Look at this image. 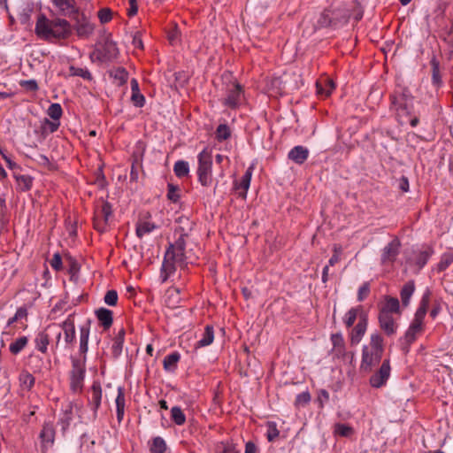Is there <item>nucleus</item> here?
<instances>
[{
    "label": "nucleus",
    "mask_w": 453,
    "mask_h": 453,
    "mask_svg": "<svg viewBox=\"0 0 453 453\" xmlns=\"http://www.w3.org/2000/svg\"><path fill=\"white\" fill-rule=\"evenodd\" d=\"M391 109L401 124L407 122L413 110L414 97L407 88L398 87L390 96Z\"/></svg>",
    "instance_id": "obj_3"
},
{
    "label": "nucleus",
    "mask_w": 453,
    "mask_h": 453,
    "mask_svg": "<svg viewBox=\"0 0 453 453\" xmlns=\"http://www.w3.org/2000/svg\"><path fill=\"white\" fill-rule=\"evenodd\" d=\"M167 197L169 200L174 203H176L179 200L180 196L178 194V188L175 186L168 184Z\"/></svg>",
    "instance_id": "obj_57"
},
{
    "label": "nucleus",
    "mask_w": 453,
    "mask_h": 453,
    "mask_svg": "<svg viewBox=\"0 0 453 453\" xmlns=\"http://www.w3.org/2000/svg\"><path fill=\"white\" fill-rule=\"evenodd\" d=\"M111 206L108 202L103 203L101 207L96 211L94 224L98 231H104L106 224L111 216Z\"/></svg>",
    "instance_id": "obj_14"
},
{
    "label": "nucleus",
    "mask_w": 453,
    "mask_h": 453,
    "mask_svg": "<svg viewBox=\"0 0 453 453\" xmlns=\"http://www.w3.org/2000/svg\"><path fill=\"white\" fill-rule=\"evenodd\" d=\"M70 74L73 76L81 77L84 80H88V81L92 79V75H91L90 72L88 69H84V68L71 66L70 67Z\"/></svg>",
    "instance_id": "obj_46"
},
{
    "label": "nucleus",
    "mask_w": 453,
    "mask_h": 453,
    "mask_svg": "<svg viewBox=\"0 0 453 453\" xmlns=\"http://www.w3.org/2000/svg\"><path fill=\"white\" fill-rule=\"evenodd\" d=\"M43 125L50 133H54L58 129L60 122L58 120H49L48 119H45Z\"/></svg>",
    "instance_id": "obj_56"
},
{
    "label": "nucleus",
    "mask_w": 453,
    "mask_h": 453,
    "mask_svg": "<svg viewBox=\"0 0 453 453\" xmlns=\"http://www.w3.org/2000/svg\"><path fill=\"white\" fill-rule=\"evenodd\" d=\"M214 339V330L211 326H206L201 339L197 342L196 347H205L212 343Z\"/></svg>",
    "instance_id": "obj_33"
},
{
    "label": "nucleus",
    "mask_w": 453,
    "mask_h": 453,
    "mask_svg": "<svg viewBox=\"0 0 453 453\" xmlns=\"http://www.w3.org/2000/svg\"><path fill=\"white\" fill-rule=\"evenodd\" d=\"M317 93L320 96H328L331 95L335 86L334 81L328 77H322L316 82Z\"/></svg>",
    "instance_id": "obj_24"
},
{
    "label": "nucleus",
    "mask_w": 453,
    "mask_h": 453,
    "mask_svg": "<svg viewBox=\"0 0 453 453\" xmlns=\"http://www.w3.org/2000/svg\"><path fill=\"white\" fill-rule=\"evenodd\" d=\"M367 324V316L361 314L358 323L355 326L350 334V343L352 345H357L361 342L366 332Z\"/></svg>",
    "instance_id": "obj_17"
},
{
    "label": "nucleus",
    "mask_w": 453,
    "mask_h": 453,
    "mask_svg": "<svg viewBox=\"0 0 453 453\" xmlns=\"http://www.w3.org/2000/svg\"><path fill=\"white\" fill-rule=\"evenodd\" d=\"M331 341H332V343L334 346L333 350L337 357H349L350 362L353 360L354 353L353 352L346 353V351H345V343H344V339H343V336L342 334H332Z\"/></svg>",
    "instance_id": "obj_20"
},
{
    "label": "nucleus",
    "mask_w": 453,
    "mask_h": 453,
    "mask_svg": "<svg viewBox=\"0 0 453 453\" xmlns=\"http://www.w3.org/2000/svg\"><path fill=\"white\" fill-rule=\"evenodd\" d=\"M40 438L42 446L44 449H48L53 444L55 439V430L51 423H44L40 433Z\"/></svg>",
    "instance_id": "obj_22"
},
{
    "label": "nucleus",
    "mask_w": 453,
    "mask_h": 453,
    "mask_svg": "<svg viewBox=\"0 0 453 453\" xmlns=\"http://www.w3.org/2000/svg\"><path fill=\"white\" fill-rule=\"evenodd\" d=\"M21 390L28 392L35 385V377L28 372L23 371L19 377Z\"/></svg>",
    "instance_id": "obj_30"
},
{
    "label": "nucleus",
    "mask_w": 453,
    "mask_h": 453,
    "mask_svg": "<svg viewBox=\"0 0 453 453\" xmlns=\"http://www.w3.org/2000/svg\"><path fill=\"white\" fill-rule=\"evenodd\" d=\"M73 369L71 372L70 387L72 393L74 395L81 394L83 387L85 376L84 360H75L72 358Z\"/></svg>",
    "instance_id": "obj_7"
},
{
    "label": "nucleus",
    "mask_w": 453,
    "mask_h": 453,
    "mask_svg": "<svg viewBox=\"0 0 453 453\" xmlns=\"http://www.w3.org/2000/svg\"><path fill=\"white\" fill-rule=\"evenodd\" d=\"M50 330L47 327L37 334L35 339V348L42 353L46 354L50 344Z\"/></svg>",
    "instance_id": "obj_25"
},
{
    "label": "nucleus",
    "mask_w": 453,
    "mask_h": 453,
    "mask_svg": "<svg viewBox=\"0 0 453 453\" xmlns=\"http://www.w3.org/2000/svg\"><path fill=\"white\" fill-rule=\"evenodd\" d=\"M47 114L53 120L59 121V119L63 114V110H62L61 105L58 103L51 104L47 110Z\"/></svg>",
    "instance_id": "obj_42"
},
{
    "label": "nucleus",
    "mask_w": 453,
    "mask_h": 453,
    "mask_svg": "<svg viewBox=\"0 0 453 453\" xmlns=\"http://www.w3.org/2000/svg\"><path fill=\"white\" fill-rule=\"evenodd\" d=\"M185 240L180 236L173 244L167 249L162 265V280L165 281L170 274L175 270V265H182L186 261Z\"/></svg>",
    "instance_id": "obj_2"
},
{
    "label": "nucleus",
    "mask_w": 453,
    "mask_h": 453,
    "mask_svg": "<svg viewBox=\"0 0 453 453\" xmlns=\"http://www.w3.org/2000/svg\"><path fill=\"white\" fill-rule=\"evenodd\" d=\"M20 85L27 90L35 91L38 89L37 82L35 80H28L20 82Z\"/></svg>",
    "instance_id": "obj_59"
},
{
    "label": "nucleus",
    "mask_w": 453,
    "mask_h": 453,
    "mask_svg": "<svg viewBox=\"0 0 453 453\" xmlns=\"http://www.w3.org/2000/svg\"><path fill=\"white\" fill-rule=\"evenodd\" d=\"M266 433L265 436L268 441H274L280 435V431L278 429L277 423L274 421H267L265 423Z\"/></svg>",
    "instance_id": "obj_35"
},
{
    "label": "nucleus",
    "mask_w": 453,
    "mask_h": 453,
    "mask_svg": "<svg viewBox=\"0 0 453 453\" xmlns=\"http://www.w3.org/2000/svg\"><path fill=\"white\" fill-rule=\"evenodd\" d=\"M28 339L27 336H21L13 342L10 347L9 349L11 353L13 355L19 354L27 344Z\"/></svg>",
    "instance_id": "obj_38"
},
{
    "label": "nucleus",
    "mask_w": 453,
    "mask_h": 453,
    "mask_svg": "<svg viewBox=\"0 0 453 453\" xmlns=\"http://www.w3.org/2000/svg\"><path fill=\"white\" fill-rule=\"evenodd\" d=\"M133 45L135 48H139V49H142L143 48V43H142V39L139 36H136V35L133 39Z\"/></svg>",
    "instance_id": "obj_63"
},
{
    "label": "nucleus",
    "mask_w": 453,
    "mask_h": 453,
    "mask_svg": "<svg viewBox=\"0 0 453 453\" xmlns=\"http://www.w3.org/2000/svg\"><path fill=\"white\" fill-rule=\"evenodd\" d=\"M98 19L104 24L111 19V11L109 8H103L98 12Z\"/></svg>",
    "instance_id": "obj_55"
},
{
    "label": "nucleus",
    "mask_w": 453,
    "mask_h": 453,
    "mask_svg": "<svg viewBox=\"0 0 453 453\" xmlns=\"http://www.w3.org/2000/svg\"><path fill=\"white\" fill-rule=\"evenodd\" d=\"M242 98V88L237 82H233L229 84L226 90V96L223 99V104L231 108H237L241 103Z\"/></svg>",
    "instance_id": "obj_9"
},
{
    "label": "nucleus",
    "mask_w": 453,
    "mask_h": 453,
    "mask_svg": "<svg viewBox=\"0 0 453 453\" xmlns=\"http://www.w3.org/2000/svg\"><path fill=\"white\" fill-rule=\"evenodd\" d=\"M58 12L66 17H74L79 13V7L75 0H50Z\"/></svg>",
    "instance_id": "obj_15"
},
{
    "label": "nucleus",
    "mask_w": 453,
    "mask_h": 453,
    "mask_svg": "<svg viewBox=\"0 0 453 453\" xmlns=\"http://www.w3.org/2000/svg\"><path fill=\"white\" fill-rule=\"evenodd\" d=\"M27 315V309L24 307H20L16 311V313L13 317L10 318L7 322V326H11L14 322H16L18 319L26 318Z\"/></svg>",
    "instance_id": "obj_52"
},
{
    "label": "nucleus",
    "mask_w": 453,
    "mask_h": 453,
    "mask_svg": "<svg viewBox=\"0 0 453 453\" xmlns=\"http://www.w3.org/2000/svg\"><path fill=\"white\" fill-rule=\"evenodd\" d=\"M104 303L110 306H115L118 302V293L115 290H109L104 296Z\"/></svg>",
    "instance_id": "obj_51"
},
{
    "label": "nucleus",
    "mask_w": 453,
    "mask_h": 453,
    "mask_svg": "<svg viewBox=\"0 0 453 453\" xmlns=\"http://www.w3.org/2000/svg\"><path fill=\"white\" fill-rule=\"evenodd\" d=\"M453 263V255L452 254H444L441 257L440 263L438 264V270L442 272L446 270L449 265Z\"/></svg>",
    "instance_id": "obj_50"
},
{
    "label": "nucleus",
    "mask_w": 453,
    "mask_h": 453,
    "mask_svg": "<svg viewBox=\"0 0 453 453\" xmlns=\"http://www.w3.org/2000/svg\"><path fill=\"white\" fill-rule=\"evenodd\" d=\"M171 415L176 425L180 426L185 423L186 418L180 408L177 406L173 407L171 410Z\"/></svg>",
    "instance_id": "obj_45"
},
{
    "label": "nucleus",
    "mask_w": 453,
    "mask_h": 453,
    "mask_svg": "<svg viewBox=\"0 0 453 453\" xmlns=\"http://www.w3.org/2000/svg\"><path fill=\"white\" fill-rule=\"evenodd\" d=\"M165 450H166L165 441L160 436H157V437L153 438L152 443L150 446L151 453H165Z\"/></svg>",
    "instance_id": "obj_40"
},
{
    "label": "nucleus",
    "mask_w": 453,
    "mask_h": 453,
    "mask_svg": "<svg viewBox=\"0 0 453 453\" xmlns=\"http://www.w3.org/2000/svg\"><path fill=\"white\" fill-rule=\"evenodd\" d=\"M119 54L116 42L106 39L104 44L96 50L97 58L101 61H111Z\"/></svg>",
    "instance_id": "obj_12"
},
{
    "label": "nucleus",
    "mask_w": 453,
    "mask_h": 453,
    "mask_svg": "<svg viewBox=\"0 0 453 453\" xmlns=\"http://www.w3.org/2000/svg\"><path fill=\"white\" fill-rule=\"evenodd\" d=\"M47 330H50V333L54 334L56 336V342L52 346V349L56 350L60 345V340L63 334L61 328L59 327V324L49 325L47 326Z\"/></svg>",
    "instance_id": "obj_43"
},
{
    "label": "nucleus",
    "mask_w": 453,
    "mask_h": 453,
    "mask_svg": "<svg viewBox=\"0 0 453 453\" xmlns=\"http://www.w3.org/2000/svg\"><path fill=\"white\" fill-rule=\"evenodd\" d=\"M333 13L331 11L326 10L319 14V17L317 20L316 27H325L330 26L333 22Z\"/></svg>",
    "instance_id": "obj_41"
},
{
    "label": "nucleus",
    "mask_w": 453,
    "mask_h": 453,
    "mask_svg": "<svg viewBox=\"0 0 453 453\" xmlns=\"http://www.w3.org/2000/svg\"><path fill=\"white\" fill-rule=\"evenodd\" d=\"M131 101L136 107H142L145 104V97L141 92L132 93Z\"/></svg>",
    "instance_id": "obj_53"
},
{
    "label": "nucleus",
    "mask_w": 453,
    "mask_h": 453,
    "mask_svg": "<svg viewBox=\"0 0 453 453\" xmlns=\"http://www.w3.org/2000/svg\"><path fill=\"white\" fill-rule=\"evenodd\" d=\"M180 359L179 352L174 351L165 357L163 360L164 369L167 372H174Z\"/></svg>",
    "instance_id": "obj_27"
},
{
    "label": "nucleus",
    "mask_w": 453,
    "mask_h": 453,
    "mask_svg": "<svg viewBox=\"0 0 453 453\" xmlns=\"http://www.w3.org/2000/svg\"><path fill=\"white\" fill-rule=\"evenodd\" d=\"M50 264L54 270L60 271L62 269V258L60 255L58 253L54 254Z\"/></svg>",
    "instance_id": "obj_58"
},
{
    "label": "nucleus",
    "mask_w": 453,
    "mask_h": 453,
    "mask_svg": "<svg viewBox=\"0 0 453 453\" xmlns=\"http://www.w3.org/2000/svg\"><path fill=\"white\" fill-rule=\"evenodd\" d=\"M257 447L253 442L249 441L246 443L245 453H257Z\"/></svg>",
    "instance_id": "obj_61"
},
{
    "label": "nucleus",
    "mask_w": 453,
    "mask_h": 453,
    "mask_svg": "<svg viewBox=\"0 0 453 453\" xmlns=\"http://www.w3.org/2000/svg\"><path fill=\"white\" fill-rule=\"evenodd\" d=\"M216 137L219 141H225L230 137V130L227 125L220 124L217 127Z\"/></svg>",
    "instance_id": "obj_47"
},
{
    "label": "nucleus",
    "mask_w": 453,
    "mask_h": 453,
    "mask_svg": "<svg viewBox=\"0 0 453 453\" xmlns=\"http://www.w3.org/2000/svg\"><path fill=\"white\" fill-rule=\"evenodd\" d=\"M59 327L64 334L65 349H72L76 342L74 314H69L67 318L59 324Z\"/></svg>",
    "instance_id": "obj_8"
},
{
    "label": "nucleus",
    "mask_w": 453,
    "mask_h": 453,
    "mask_svg": "<svg viewBox=\"0 0 453 453\" xmlns=\"http://www.w3.org/2000/svg\"><path fill=\"white\" fill-rule=\"evenodd\" d=\"M432 66V83L435 87H440L442 83L441 73H440V65L438 60L435 58H433L431 62Z\"/></svg>",
    "instance_id": "obj_34"
},
{
    "label": "nucleus",
    "mask_w": 453,
    "mask_h": 453,
    "mask_svg": "<svg viewBox=\"0 0 453 453\" xmlns=\"http://www.w3.org/2000/svg\"><path fill=\"white\" fill-rule=\"evenodd\" d=\"M96 316L104 329H109L113 322L112 311L106 308H99L96 311Z\"/></svg>",
    "instance_id": "obj_26"
},
{
    "label": "nucleus",
    "mask_w": 453,
    "mask_h": 453,
    "mask_svg": "<svg viewBox=\"0 0 453 453\" xmlns=\"http://www.w3.org/2000/svg\"><path fill=\"white\" fill-rule=\"evenodd\" d=\"M157 228V226L148 220H141L136 225V234L139 238L143 237L145 234L151 233Z\"/></svg>",
    "instance_id": "obj_32"
},
{
    "label": "nucleus",
    "mask_w": 453,
    "mask_h": 453,
    "mask_svg": "<svg viewBox=\"0 0 453 453\" xmlns=\"http://www.w3.org/2000/svg\"><path fill=\"white\" fill-rule=\"evenodd\" d=\"M399 317L379 313L378 320L380 329L387 335H393L396 333L398 325L396 320Z\"/></svg>",
    "instance_id": "obj_16"
},
{
    "label": "nucleus",
    "mask_w": 453,
    "mask_h": 453,
    "mask_svg": "<svg viewBox=\"0 0 453 453\" xmlns=\"http://www.w3.org/2000/svg\"><path fill=\"white\" fill-rule=\"evenodd\" d=\"M130 85H131L132 93L140 92L139 84L135 79L131 80Z\"/></svg>",
    "instance_id": "obj_64"
},
{
    "label": "nucleus",
    "mask_w": 453,
    "mask_h": 453,
    "mask_svg": "<svg viewBox=\"0 0 453 453\" xmlns=\"http://www.w3.org/2000/svg\"><path fill=\"white\" fill-rule=\"evenodd\" d=\"M432 255V250L429 249L418 251L414 258L415 265H418V269H421L428 261Z\"/></svg>",
    "instance_id": "obj_37"
},
{
    "label": "nucleus",
    "mask_w": 453,
    "mask_h": 453,
    "mask_svg": "<svg viewBox=\"0 0 453 453\" xmlns=\"http://www.w3.org/2000/svg\"><path fill=\"white\" fill-rule=\"evenodd\" d=\"M309 157V150L302 145L295 146L288 152V157L296 164H303Z\"/></svg>",
    "instance_id": "obj_23"
},
{
    "label": "nucleus",
    "mask_w": 453,
    "mask_h": 453,
    "mask_svg": "<svg viewBox=\"0 0 453 453\" xmlns=\"http://www.w3.org/2000/svg\"><path fill=\"white\" fill-rule=\"evenodd\" d=\"M111 75L118 81L119 85H123L128 79V73L124 68H117L111 73Z\"/></svg>",
    "instance_id": "obj_44"
},
{
    "label": "nucleus",
    "mask_w": 453,
    "mask_h": 453,
    "mask_svg": "<svg viewBox=\"0 0 453 453\" xmlns=\"http://www.w3.org/2000/svg\"><path fill=\"white\" fill-rule=\"evenodd\" d=\"M198 167L197 175L198 180L203 187H209L212 182V159L211 153L204 149L197 156Z\"/></svg>",
    "instance_id": "obj_6"
},
{
    "label": "nucleus",
    "mask_w": 453,
    "mask_h": 453,
    "mask_svg": "<svg viewBox=\"0 0 453 453\" xmlns=\"http://www.w3.org/2000/svg\"><path fill=\"white\" fill-rule=\"evenodd\" d=\"M429 300L430 293L426 292L423 295L414 318L404 334V342L407 345L414 342L424 331V319L427 312Z\"/></svg>",
    "instance_id": "obj_5"
},
{
    "label": "nucleus",
    "mask_w": 453,
    "mask_h": 453,
    "mask_svg": "<svg viewBox=\"0 0 453 453\" xmlns=\"http://www.w3.org/2000/svg\"><path fill=\"white\" fill-rule=\"evenodd\" d=\"M35 33L40 38L48 41L65 39L72 33L71 24L65 19H49L41 14L36 21Z\"/></svg>",
    "instance_id": "obj_1"
},
{
    "label": "nucleus",
    "mask_w": 453,
    "mask_h": 453,
    "mask_svg": "<svg viewBox=\"0 0 453 453\" xmlns=\"http://www.w3.org/2000/svg\"><path fill=\"white\" fill-rule=\"evenodd\" d=\"M173 172L179 178L188 176L189 173V165L187 161L179 160L173 165Z\"/></svg>",
    "instance_id": "obj_36"
},
{
    "label": "nucleus",
    "mask_w": 453,
    "mask_h": 453,
    "mask_svg": "<svg viewBox=\"0 0 453 453\" xmlns=\"http://www.w3.org/2000/svg\"><path fill=\"white\" fill-rule=\"evenodd\" d=\"M370 293V285L368 282H365L360 288H358L357 292V300L359 302L365 300Z\"/></svg>",
    "instance_id": "obj_54"
},
{
    "label": "nucleus",
    "mask_w": 453,
    "mask_h": 453,
    "mask_svg": "<svg viewBox=\"0 0 453 453\" xmlns=\"http://www.w3.org/2000/svg\"><path fill=\"white\" fill-rule=\"evenodd\" d=\"M89 327L82 326L80 328V340H79V353L81 357L74 358L75 360H84L86 364V355L88 350V339H89Z\"/></svg>",
    "instance_id": "obj_21"
},
{
    "label": "nucleus",
    "mask_w": 453,
    "mask_h": 453,
    "mask_svg": "<svg viewBox=\"0 0 453 453\" xmlns=\"http://www.w3.org/2000/svg\"><path fill=\"white\" fill-rule=\"evenodd\" d=\"M253 173V166H250L241 178L240 181L234 182V188L238 191L239 196L246 199L247 192L250 186L251 177Z\"/></svg>",
    "instance_id": "obj_19"
},
{
    "label": "nucleus",
    "mask_w": 453,
    "mask_h": 453,
    "mask_svg": "<svg viewBox=\"0 0 453 453\" xmlns=\"http://www.w3.org/2000/svg\"><path fill=\"white\" fill-rule=\"evenodd\" d=\"M401 242L397 237H395L381 251V264L384 265H393L399 255Z\"/></svg>",
    "instance_id": "obj_10"
},
{
    "label": "nucleus",
    "mask_w": 453,
    "mask_h": 453,
    "mask_svg": "<svg viewBox=\"0 0 453 453\" xmlns=\"http://www.w3.org/2000/svg\"><path fill=\"white\" fill-rule=\"evenodd\" d=\"M362 311V307L361 306H358V307H356V308H351L344 316V323L346 325L347 327H350L353 326V324L355 323L357 318V315L359 312Z\"/></svg>",
    "instance_id": "obj_39"
},
{
    "label": "nucleus",
    "mask_w": 453,
    "mask_h": 453,
    "mask_svg": "<svg viewBox=\"0 0 453 453\" xmlns=\"http://www.w3.org/2000/svg\"><path fill=\"white\" fill-rule=\"evenodd\" d=\"M334 433L343 437H349L352 434V427L345 424H336Z\"/></svg>",
    "instance_id": "obj_48"
},
{
    "label": "nucleus",
    "mask_w": 453,
    "mask_h": 453,
    "mask_svg": "<svg viewBox=\"0 0 453 453\" xmlns=\"http://www.w3.org/2000/svg\"><path fill=\"white\" fill-rule=\"evenodd\" d=\"M415 291V284L413 281H408L403 285L401 290V300L403 306H408L410 303V300L411 296Z\"/></svg>",
    "instance_id": "obj_31"
},
{
    "label": "nucleus",
    "mask_w": 453,
    "mask_h": 453,
    "mask_svg": "<svg viewBox=\"0 0 453 453\" xmlns=\"http://www.w3.org/2000/svg\"><path fill=\"white\" fill-rule=\"evenodd\" d=\"M138 5L136 0H129V8L127 10L128 16L132 17L137 13Z\"/></svg>",
    "instance_id": "obj_60"
},
{
    "label": "nucleus",
    "mask_w": 453,
    "mask_h": 453,
    "mask_svg": "<svg viewBox=\"0 0 453 453\" xmlns=\"http://www.w3.org/2000/svg\"><path fill=\"white\" fill-rule=\"evenodd\" d=\"M125 334H126L125 329L120 328L113 340V343L111 346V351H112V355L115 357H119L122 352Z\"/></svg>",
    "instance_id": "obj_29"
},
{
    "label": "nucleus",
    "mask_w": 453,
    "mask_h": 453,
    "mask_svg": "<svg viewBox=\"0 0 453 453\" xmlns=\"http://www.w3.org/2000/svg\"><path fill=\"white\" fill-rule=\"evenodd\" d=\"M75 20V29L78 36L88 37L95 30V26L90 22L89 19L79 11L78 14L73 17Z\"/></svg>",
    "instance_id": "obj_11"
},
{
    "label": "nucleus",
    "mask_w": 453,
    "mask_h": 453,
    "mask_svg": "<svg viewBox=\"0 0 453 453\" xmlns=\"http://www.w3.org/2000/svg\"><path fill=\"white\" fill-rule=\"evenodd\" d=\"M391 367L389 359H385L380 369L371 377L370 383L373 388H380L386 384L390 376Z\"/></svg>",
    "instance_id": "obj_13"
},
{
    "label": "nucleus",
    "mask_w": 453,
    "mask_h": 453,
    "mask_svg": "<svg viewBox=\"0 0 453 453\" xmlns=\"http://www.w3.org/2000/svg\"><path fill=\"white\" fill-rule=\"evenodd\" d=\"M219 453H237L232 445H224Z\"/></svg>",
    "instance_id": "obj_62"
},
{
    "label": "nucleus",
    "mask_w": 453,
    "mask_h": 453,
    "mask_svg": "<svg viewBox=\"0 0 453 453\" xmlns=\"http://www.w3.org/2000/svg\"><path fill=\"white\" fill-rule=\"evenodd\" d=\"M13 177L17 182V188L20 192H26L31 189L33 186V178L30 175L14 174Z\"/></svg>",
    "instance_id": "obj_28"
},
{
    "label": "nucleus",
    "mask_w": 453,
    "mask_h": 453,
    "mask_svg": "<svg viewBox=\"0 0 453 453\" xmlns=\"http://www.w3.org/2000/svg\"><path fill=\"white\" fill-rule=\"evenodd\" d=\"M383 351L382 337L378 333L372 334L369 344L365 345L362 349L360 369L370 372L373 366L380 362Z\"/></svg>",
    "instance_id": "obj_4"
},
{
    "label": "nucleus",
    "mask_w": 453,
    "mask_h": 453,
    "mask_svg": "<svg viewBox=\"0 0 453 453\" xmlns=\"http://www.w3.org/2000/svg\"><path fill=\"white\" fill-rule=\"evenodd\" d=\"M116 409H117V419L120 423L124 418L126 398H115Z\"/></svg>",
    "instance_id": "obj_49"
},
{
    "label": "nucleus",
    "mask_w": 453,
    "mask_h": 453,
    "mask_svg": "<svg viewBox=\"0 0 453 453\" xmlns=\"http://www.w3.org/2000/svg\"><path fill=\"white\" fill-rule=\"evenodd\" d=\"M379 313L400 317V303L397 298L386 296L384 303L380 308Z\"/></svg>",
    "instance_id": "obj_18"
}]
</instances>
